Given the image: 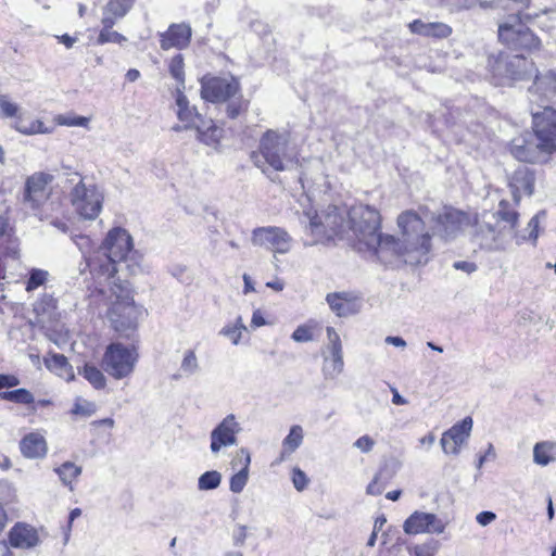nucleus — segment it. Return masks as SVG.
<instances>
[{
  "label": "nucleus",
  "instance_id": "64",
  "mask_svg": "<svg viewBox=\"0 0 556 556\" xmlns=\"http://www.w3.org/2000/svg\"><path fill=\"white\" fill-rule=\"evenodd\" d=\"M56 39L60 43L64 45L67 49H71L74 43L77 41V37H73L68 34H63L61 36H56Z\"/></svg>",
  "mask_w": 556,
  "mask_h": 556
},
{
  "label": "nucleus",
  "instance_id": "42",
  "mask_svg": "<svg viewBox=\"0 0 556 556\" xmlns=\"http://www.w3.org/2000/svg\"><path fill=\"white\" fill-rule=\"evenodd\" d=\"M49 277V273L40 268H31L28 271L27 279L25 282V289L27 292L35 291L39 287L43 286Z\"/></svg>",
  "mask_w": 556,
  "mask_h": 556
},
{
  "label": "nucleus",
  "instance_id": "39",
  "mask_svg": "<svg viewBox=\"0 0 556 556\" xmlns=\"http://www.w3.org/2000/svg\"><path fill=\"white\" fill-rule=\"evenodd\" d=\"M546 217L545 211L538 212L528 223L527 230L528 236L519 235L517 236V243H520L521 241L529 240L532 242L533 245H536V241L539 238V229H540V222L541 219H544Z\"/></svg>",
  "mask_w": 556,
  "mask_h": 556
},
{
  "label": "nucleus",
  "instance_id": "12",
  "mask_svg": "<svg viewBox=\"0 0 556 556\" xmlns=\"http://www.w3.org/2000/svg\"><path fill=\"white\" fill-rule=\"evenodd\" d=\"M179 121L186 123V129H195L197 139L211 147L219 143L223 136V128L216 126L213 119L202 116L194 106L178 110Z\"/></svg>",
  "mask_w": 556,
  "mask_h": 556
},
{
  "label": "nucleus",
  "instance_id": "1",
  "mask_svg": "<svg viewBox=\"0 0 556 556\" xmlns=\"http://www.w3.org/2000/svg\"><path fill=\"white\" fill-rule=\"evenodd\" d=\"M397 226L400 238L383 235L380 213L375 207L359 203L349 210V229L359 252L379 256L383 251H391L407 265L427 264L432 245L422 218L414 211H405L399 215Z\"/></svg>",
  "mask_w": 556,
  "mask_h": 556
},
{
  "label": "nucleus",
  "instance_id": "31",
  "mask_svg": "<svg viewBox=\"0 0 556 556\" xmlns=\"http://www.w3.org/2000/svg\"><path fill=\"white\" fill-rule=\"evenodd\" d=\"M483 217H490L496 225L502 222L509 224L510 228L514 229L517 226L519 214L515 210L509 208V202L502 200L498 204L496 212H484Z\"/></svg>",
  "mask_w": 556,
  "mask_h": 556
},
{
  "label": "nucleus",
  "instance_id": "18",
  "mask_svg": "<svg viewBox=\"0 0 556 556\" xmlns=\"http://www.w3.org/2000/svg\"><path fill=\"white\" fill-rule=\"evenodd\" d=\"M241 427L233 414L227 415L219 421L210 433V450L217 455L222 448L233 446L237 444V435L240 433Z\"/></svg>",
  "mask_w": 556,
  "mask_h": 556
},
{
  "label": "nucleus",
  "instance_id": "46",
  "mask_svg": "<svg viewBox=\"0 0 556 556\" xmlns=\"http://www.w3.org/2000/svg\"><path fill=\"white\" fill-rule=\"evenodd\" d=\"M243 330H247V327L244 326L242 318L239 316L235 325L225 326L219 333L224 337L229 338L232 344L237 345L239 344L241 333Z\"/></svg>",
  "mask_w": 556,
  "mask_h": 556
},
{
  "label": "nucleus",
  "instance_id": "43",
  "mask_svg": "<svg viewBox=\"0 0 556 556\" xmlns=\"http://www.w3.org/2000/svg\"><path fill=\"white\" fill-rule=\"evenodd\" d=\"M168 71L172 77L177 80L178 86L185 88V63L182 54L178 53L170 59Z\"/></svg>",
  "mask_w": 556,
  "mask_h": 556
},
{
  "label": "nucleus",
  "instance_id": "35",
  "mask_svg": "<svg viewBox=\"0 0 556 556\" xmlns=\"http://www.w3.org/2000/svg\"><path fill=\"white\" fill-rule=\"evenodd\" d=\"M556 443L551 441L539 442L533 447V462L540 466H547L554 460Z\"/></svg>",
  "mask_w": 556,
  "mask_h": 556
},
{
  "label": "nucleus",
  "instance_id": "19",
  "mask_svg": "<svg viewBox=\"0 0 556 556\" xmlns=\"http://www.w3.org/2000/svg\"><path fill=\"white\" fill-rule=\"evenodd\" d=\"M443 522L435 514L416 510L406 518L403 530L408 535L420 533L441 534L445 531Z\"/></svg>",
  "mask_w": 556,
  "mask_h": 556
},
{
  "label": "nucleus",
  "instance_id": "60",
  "mask_svg": "<svg viewBox=\"0 0 556 556\" xmlns=\"http://www.w3.org/2000/svg\"><path fill=\"white\" fill-rule=\"evenodd\" d=\"M496 519V514L491 510H483L476 516L477 522L485 527Z\"/></svg>",
  "mask_w": 556,
  "mask_h": 556
},
{
  "label": "nucleus",
  "instance_id": "14",
  "mask_svg": "<svg viewBox=\"0 0 556 556\" xmlns=\"http://www.w3.org/2000/svg\"><path fill=\"white\" fill-rule=\"evenodd\" d=\"M532 85L528 88L530 105H544L556 101V70L540 72L534 66Z\"/></svg>",
  "mask_w": 556,
  "mask_h": 556
},
{
  "label": "nucleus",
  "instance_id": "34",
  "mask_svg": "<svg viewBox=\"0 0 556 556\" xmlns=\"http://www.w3.org/2000/svg\"><path fill=\"white\" fill-rule=\"evenodd\" d=\"M326 301L331 311L340 317L348 316L353 312L351 308L352 302L348 299L346 293H329L326 296Z\"/></svg>",
  "mask_w": 556,
  "mask_h": 556
},
{
  "label": "nucleus",
  "instance_id": "11",
  "mask_svg": "<svg viewBox=\"0 0 556 556\" xmlns=\"http://www.w3.org/2000/svg\"><path fill=\"white\" fill-rule=\"evenodd\" d=\"M555 151L547 141H542L533 132H526L510 142L511 155L525 163H545Z\"/></svg>",
  "mask_w": 556,
  "mask_h": 556
},
{
  "label": "nucleus",
  "instance_id": "6",
  "mask_svg": "<svg viewBox=\"0 0 556 556\" xmlns=\"http://www.w3.org/2000/svg\"><path fill=\"white\" fill-rule=\"evenodd\" d=\"M531 15L523 14L520 11L507 16L498 24V40L506 48L516 51L531 52L538 50L541 45L540 38L527 26Z\"/></svg>",
  "mask_w": 556,
  "mask_h": 556
},
{
  "label": "nucleus",
  "instance_id": "20",
  "mask_svg": "<svg viewBox=\"0 0 556 556\" xmlns=\"http://www.w3.org/2000/svg\"><path fill=\"white\" fill-rule=\"evenodd\" d=\"M472 418L467 416L443 432L440 444L445 454L458 455L460 447L470 437Z\"/></svg>",
  "mask_w": 556,
  "mask_h": 556
},
{
  "label": "nucleus",
  "instance_id": "2",
  "mask_svg": "<svg viewBox=\"0 0 556 556\" xmlns=\"http://www.w3.org/2000/svg\"><path fill=\"white\" fill-rule=\"evenodd\" d=\"M97 260L89 263L91 271L106 282L117 280V277L127 279L128 275H136L140 270L138 252L134 250V241L129 232L122 227H114L100 245Z\"/></svg>",
  "mask_w": 556,
  "mask_h": 556
},
{
  "label": "nucleus",
  "instance_id": "4",
  "mask_svg": "<svg viewBox=\"0 0 556 556\" xmlns=\"http://www.w3.org/2000/svg\"><path fill=\"white\" fill-rule=\"evenodd\" d=\"M201 97L211 103H227L226 115L237 118L248 110L249 102L243 99L241 84L231 74H206L200 79Z\"/></svg>",
  "mask_w": 556,
  "mask_h": 556
},
{
  "label": "nucleus",
  "instance_id": "26",
  "mask_svg": "<svg viewBox=\"0 0 556 556\" xmlns=\"http://www.w3.org/2000/svg\"><path fill=\"white\" fill-rule=\"evenodd\" d=\"M408 28L413 34L435 39H444L452 34V27L442 22L414 20L408 24Z\"/></svg>",
  "mask_w": 556,
  "mask_h": 556
},
{
  "label": "nucleus",
  "instance_id": "27",
  "mask_svg": "<svg viewBox=\"0 0 556 556\" xmlns=\"http://www.w3.org/2000/svg\"><path fill=\"white\" fill-rule=\"evenodd\" d=\"M20 450L27 458H42L47 455L48 446L45 437L38 432H30L23 437Z\"/></svg>",
  "mask_w": 556,
  "mask_h": 556
},
{
  "label": "nucleus",
  "instance_id": "15",
  "mask_svg": "<svg viewBox=\"0 0 556 556\" xmlns=\"http://www.w3.org/2000/svg\"><path fill=\"white\" fill-rule=\"evenodd\" d=\"M251 241L254 245L263 247L275 253L286 254L291 249L292 238L281 227H257L252 231Z\"/></svg>",
  "mask_w": 556,
  "mask_h": 556
},
{
  "label": "nucleus",
  "instance_id": "30",
  "mask_svg": "<svg viewBox=\"0 0 556 556\" xmlns=\"http://www.w3.org/2000/svg\"><path fill=\"white\" fill-rule=\"evenodd\" d=\"M303 442V429L299 425L290 428L289 433L282 441V451L277 463L283 462L288 456L295 452Z\"/></svg>",
  "mask_w": 556,
  "mask_h": 556
},
{
  "label": "nucleus",
  "instance_id": "8",
  "mask_svg": "<svg viewBox=\"0 0 556 556\" xmlns=\"http://www.w3.org/2000/svg\"><path fill=\"white\" fill-rule=\"evenodd\" d=\"M534 62L528 60L522 53L511 54L500 51L488 59V67L498 84L507 81H522L532 78Z\"/></svg>",
  "mask_w": 556,
  "mask_h": 556
},
{
  "label": "nucleus",
  "instance_id": "41",
  "mask_svg": "<svg viewBox=\"0 0 556 556\" xmlns=\"http://www.w3.org/2000/svg\"><path fill=\"white\" fill-rule=\"evenodd\" d=\"M83 376L97 390H102L106 386L105 376L93 365H85Z\"/></svg>",
  "mask_w": 556,
  "mask_h": 556
},
{
  "label": "nucleus",
  "instance_id": "21",
  "mask_svg": "<svg viewBox=\"0 0 556 556\" xmlns=\"http://www.w3.org/2000/svg\"><path fill=\"white\" fill-rule=\"evenodd\" d=\"M160 47L167 51L170 49L184 50L190 42L192 37V28L188 23H173L168 28L159 33Z\"/></svg>",
  "mask_w": 556,
  "mask_h": 556
},
{
  "label": "nucleus",
  "instance_id": "53",
  "mask_svg": "<svg viewBox=\"0 0 556 556\" xmlns=\"http://www.w3.org/2000/svg\"><path fill=\"white\" fill-rule=\"evenodd\" d=\"M292 483L295 490L303 491L308 484V478L306 473L299 467H294L292 470Z\"/></svg>",
  "mask_w": 556,
  "mask_h": 556
},
{
  "label": "nucleus",
  "instance_id": "50",
  "mask_svg": "<svg viewBox=\"0 0 556 556\" xmlns=\"http://www.w3.org/2000/svg\"><path fill=\"white\" fill-rule=\"evenodd\" d=\"M249 473L245 468H241L237 473L232 475L229 480V489L232 493H241L248 483Z\"/></svg>",
  "mask_w": 556,
  "mask_h": 556
},
{
  "label": "nucleus",
  "instance_id": "55",
  "mask_svg": "<svg viewBox=\"0 0 556 556\" xmlns=\"http://www.w3.org/2000/svg\"><path fill=\"white\" fill-rule=\"evenodd\" d=\"M72 240L76 244V247L79 249V251L83 253L84 256L89 252L91 240L88 236L75 235L72 237Z\"/></svg>",
  "mask_w": 556,
  "mask_h": 556
},
{
  "label": "nucleus",
  "instance_id": "22",
  "mask_svg": "<svg viewBox=\"0 0 556 556\" xmlns=\"http://www.w3.org/2000/svg\"><path fill=\"white\" fill-rule=\"evenodd\" d=\"M9 546L31 549L41 543L39 531L29 523L18 521L8 533Z\"/></svg>",
  "mask_w": 556,
  "mask_h": 556
},
{
  "label": "nucleus",
  "instance_id": "38",
  "mask_svg": "<svg viewBox=\"0 0 556 556\" xmlns=\"http://www.w3.org/2000/svg\"><path fill=\"white\" fill-rule=\"evenodd\" d=\"M343 355L326 356L324 359L323 374L326 379H334L343 371Z\"/></svg>",
  "mask_w": 556,
  "mask_h": 556
},
{
  "label": "nucleus",
  "instance_id": "61",
  "mask_svg": "<svg viewBox=\"0 0 556 556\" xmlns=\"http://www.w3.org/2000/svg\"><path fill=\"white\" fill-rule=\"evenodd\" d=\"M117 20L118 18H116L112 13H109L103 9V15H102V20H101V24H102L101 29L111 30Z\"/></svg>",
  "mask_w": 556,
  "mask_h": 556
},
{
  "label": "nucleus",
  "instance_id": "36",
  "mask_svg": "<svg viewBox=\"0 0 556 556\" xmlns=\"http://www.w3.org/2000/svg\"><path fill=\"white\" fill-rule=\"evenodd\" d=\"M200 370V365L195 352L187 350L180 364V374H175L173 379H179L182 376L190 377Z\"/></svg>",
  "mask_w": 556,
  "mask_h": 556
},
{
  "label": "nucleus",
  "instance_id": "51",
  "mask_svg": "<svg viewBox=\"0 0 556 556\" xmlns=\"http://www.w3.org/2000/svg\"><path fill=\"white\" fill-rule=\"evenodd\" d=\"M500 0H458L456 3H453L458 10H469L479 4L481 8H494L498 5Z\"/></svg>",
  "mask_w": 556,
  "mask_h": 556
},
{
  "label": "nucleus",
  "instance_id": "58",
  "mask_svg": "<svg viewBox=\"0 0 556 556\" xmlns=\"http://www.w3.org/2000/svg\"><path fill=\"white\" fill-rule=\"evenodd\" d=\"M61 124L66 126L87 127L89 124V118L80 115L73 117H63Z\"/></svg>",
  "mask_w": 556,
  "mask_h": 556
},
{
  "label": "nucleus",
  "instance_id": "17",
  "mask_svg": "<svg viewBox=\"0 0 556 556\" xmlns=\"http://www.w3.org/2000/svg\"><path fill=\"white\" fill-rule=\"evenodd\" d=\"M536 108L542 111H535L534 106L530 105L533 132L540 140L551 143L552 149L556 151V110L549 104L536 105Z\"/></svg>",
  "mask_w": 556,
  "mask_h": 556
},
{
  "label": "nucleus",
  "instance_id": "54",
  "mask_svg": "<svg viewBox=\"0 0 556 556\" xmlns=\"http://www.w3.org/2000/svg\"><path fill=\"white\" fill-rule=\"evenodd\" d=\"M0 110L3 116L14 117L17 114L18 106L11 102L5 94H0Z\"/></svg>",
  "mask_w": 556,
  "mask_h": 556
},
{
  "label": "nucleus",
  "instance_id": "56",
  "mask_svg": "<svg viewBox=\"0 0 556 556\" xmlns=\"http://www.w3.org/2000/svg\"><path fill=\"white\" fill-rule=\"evenodd\" d=\"M355 447L361 450L363 453H369L374 445L375 441L367 434L359 437L353 444Z\"/></svg>",
  "mask_w": 556,
  "mask_h": 556
},
{
  "label": "nucleus",
  "instance_id": "10",
  "mask_svg": "<svg viewBox=\"0 0 556 556\" xmlns=\"http://www.w3.org/2000/svg\"><path fill=\"white\" fill-rule=\"evenodd\" d=\"M288 137L275 130H267L260 140V155H252L254 164L266 173L265 168L260 164V156L264 162L276 172L286 169V161H290L287 153Z\"/></svg>",
  "mask_w": 556,
  "mask_h": 556
},
{
  "label": "nucleus",
  "instance_id": "5",
  "mask_svg": "<svg viewBox=\"0 0 556 556\" xmlns=\"http://www.w3.org/2000/svg\"><path fill=\"white\" fill-rule=\"evenodd\" d=\"M309 241L304 245H314L343 237L349 229V210L344 206L329 205L324 212H304L300 218Z\"/></svg>",
  "mask_w": 556,
  "mask_h": 556
},
{
  "label": "nucleus",
  "instance_id": "44",
  "mask_svg": "<svg viewBox=\"0 0 556 556\" xmlns=\"http://www.w3.org/2000/svg\"><path fill=\"white\" fill-rule=\"evenodd\" d=\"M135 0H110L103 8L116 18H123L132 8Z\"/></svg>",
  "mask_w": 556,
  "mask_h": 556
},
{
  "label": "nucleus",
  "instance_id": "57",
  "mask_svg": "<svg viewBox=\"0 0 556 556\" xmlns=\"http://www.w3.org/2000/svg\"><path fill=\"white\" fill-rule=\"evenodd\" d=\"M233 463L241 464V468L247 469V473H249V468L251 464V454L248 448L242 447L237 454V457L233 459Z\"/></svg>",
  "mask_w": 556,
  "mask_h": 556
},
{
  "label": "nucleus",
  "instance_id": "45",
  "mask_svg": "<svg viewBox=\"0 0 556 556\" xmlns=\"http://www.w3.org/2000/svg\"><path fill=\"white\" fill-rule=\"evenodd\" d=\"M8 228H9L8 219L3 216H0V241L4 240V239H8V241H9V247L5 248L2 251V253L5 256L15 258V257H17V254H18L17 245L15 243V240H12L10 238V235L8 233Z\"/></svg>",
  "mask_w": 556,
  "mask_h": 556
},
{
  "label": "nucleus",
  "instance_id": "32",
  "mask_svg": "<svg viewBox=\"0 0 556 556\" xmlns=\"http://www.w3.org/2000/svg\"><path fill=\"white\" fill-rule=\"evenodd\" d=\"M54 472L60 478L62 484L73 491V482L81 475L83 468L75 465L73 462L67 460L59 467H55Z\"/></svg>",
  "mask_w": 556,
  "mask_h": 556
},
{
  "label": "nucleus",
  "instance_id": "24",
  "mask_svg": "<svg viewBox=\"0 0 556 556\" xmlns=\"http://www.w3.org/2000/svg\"><path fill=\"white\" fill-rule=\"evenodd\" d=\"M535 184V172L528 166H519L513 174L509 187L516 204L519 203L521 193L532 195Z\"/></svg>",
  "mask_w": 556,
  "mask_h": 556
},
{
  "label": "nucleus",
  "instance_id": "37",
  "mask_svg": "<svg viewBox=\"0 0 556 556\" xmlns=\"http://www.w3.org/2000/svg\"><path fill=\"white\" fill-rule=\"evenodd\" d=\"M0 399L15 404L31 405L35 403L33 393L25 389L18 388L10 391H2Z\"/></svg>",
  "mask_w": 556,
  "mask_h": 556
},
{
  "label": "nucleus",
  "instance_id": "47",
  "mask_svg": "<svg viewBox=\"0 0 556 556\" xmlns=\"http://www.w3.org/2000/svg\"><path fill=\"white\" fill-rule=\"evenodd\" d=\"M326 332L328 339L327 350L330 352V355H343L341 339L336 329L327 327Z\"/></svg>",
  "mask_w": 556,
  "mask_h": 556
},
{
  "label": "nucleus",
  "instance_id": "23",
  "mask_svg": "<svg viewBox=\"0 0 556 556\" xmlns=\"http://www.w3.org/2000/svg\"><path fill=\"white\" fill-rule=\"evenodd\" d=\"M33 312L36 316L35 324L40 327H51L60 319L58 300L52 294H42L34 304Z\"/></svg>",
  "mask_w": 556,
  "mask_h": 556
},
{
  "label": "nucleus",
  "instance_id": "25",
  "mask_svg": "<svg viewBox=\"0 0 556 556\" xmlns=\"http://www.w3.org/2000/svg\"><path fill=\"white\" fill-rule=\"evenodd\" d=\"M482 222L476 224L473 240L481 249L494 250L497 247V238L501 233L500 226L490 217L484 218L482 216Z\"/></svg>",
  "mask_w": 556,
  "mask_h": 556
},
{
  "label": "nucleus",
  "instance_id": "63",
  "mask_svg": "<svg viewBox=\"0 0 556 556\" xmlns=\"http://www.w3.org/2000/svg\"><path fill=\"white\" fill-rule=\"evenodd\" d=\"M453 267L455 269L463 270L468 274H471V273L476 271V269H477V265L475 263L467 262V261H457L454 263Z\"/></svg>",
  "mask_w": 556,
  "mask_h": 556
},
{
  "label": "nucleus",
  "instance_id": "62",
  "mask_svg": "<svg viewBox=\"0 0 556 556\" xmlns=\"http://www.w3.org/2000/svg\"><path fill=\"white\" fill-rule=\"evenodd\" d=\"M184 89L185 88H181L180 86H178L177 90H176V104L178 106V110L187 109L190 106L189 100L186 97V94L184 93Z\"/></svg>",
  "mask_w": 556,
  "mask_h": 556
},
{
  "label": "nucleus",
  "instance_id": "9",
  "mask_svg": "<svg viewBox=\"0 0 556 556\" xmlns=\"http://www.w3.org/2000/svg\"><path fill=\"white\" fill-rule=\"evenodd\" d=\"M138 358L134 343L127 346L121 342H111L105 348L101 366L109 376L121 380L134 372Z\"/></svg>",
  "mask_w": 556,
  "mask_h": 556
},
{
  "label": "nucleus",
  "instance_id": "49",
  "mask_svg": "<svg viewBox=\"0 0 556 556\" xmlns=\"http://www.w3.org/2000/svg\"><path fill=\"white\" fill-rule=\"evenodd\" d=\"M314 327L309 324H303L295 328L291 339L299 343L311 342L314 340Z\"/></svg>",
  "mask_w": 556,
  "mask_h": 556
},
{
  "label": "nucleus",
  "instance_id": "3",
  "mask_svg": "<svg viewBox=\"0 0 556 556\" xmlns=\"http://www.w3.org/2000/svg\"><path fill=\"white\" fill-rule=\"evenodd\" d=\"M117 280L108 282L114 301L111 303L106 316L111 327L121 338L135 341L137 321L141 311L134 301L129 281L121 277H117Z\"/></svg>",
  "mask_w": 556,
  "mask_h": 556
},
{
  "label": "nucleus",
  "instance_id": "52",
  "mask_svg": "<svg viewBox=\"0 0 556 556\" xmlns=\"http://www.w3.org/2000/svg\"><path fill=\"white\" fill-rule=\"evenodd\" d=\"M96 404L89 401H76L72 408V414L81 416H91L96 413Z\"/></svg>",
  "mask_w": 556,
  "mask_h": 556
},
{
  "label": "nucleus",
  "instance_id": "28",
  "mask_svg": "<svg viewBox=\"0 0 556 556\" xmlns=\"http://www.w3.org/2000/svg\"><path fill=\"white\" fill-rule=\"evenodd\" d=\"M400 465L392 460L386 463L374 477L372 481L367 485L366 492L369 495H380L389 481L394 477Z\"/></svg>",
  "mask_w": 556,
  "mask_h": 556
},
{
  "label": "nucleus",
  "instance_id": "33",
  "mask_svg": "<svg viewBox=\"0 0 556 556\" xmlns=\"http://www.w3.org/2000/svg\"><path fill=\"white\" fill-rule=\"evenodd\" d=\"M13 128L23 135L49 134L51 130L39 119L17 116L13 123Z\"/></svg>",
  "mask_w": 556,
  "mask_h": 556
},
{
  "label": "nucleus",
  "instance_id": "48",
  "mask_svg": "<svg viewBox=\"0 0 556 556\" xmlns=\"http://www.w3.org/2000/svg\"><path fill=\"white\" fill-rule=\"evenodd\" d=\"M126 41H127V38L124 35H122L113 29H111V30L101 29L98 35V38H97L98 45H105L109 42H113V43H117V45L122 46Z\"/></svg>",
  "mask_w": 556,
  "mask_h": 556
},
{
  "label": "nucleus",
  "instance_id": "59",
  "mask_svg": "<svg viewBox=\"0 0 556 556\" xmlns=\"http://www.w3.org/2000/svg\"><path fill=\"white\" fill-rule=\"evenodd\" d=\"M80 516H81V509L80 508H73L70 511L67 525H66V528L64 530V543L65 544L67 543V541L70 539V533H71L72 525H73L74 520L77 519Z\"/></svg>",
  "mask_w": 556,
  "mask_h": 556
},
{
  "label": "nucleus",
  "instance_id": "40",
  "mask_svg": "<svg viewBox=\"0 0 556 556\" xmlns=\"http://www.w3.org/2000/svg\"><path fill=\"white\" fill-rule=\"evenodd\" d=\"M222 483V473L217 470H207L198 479V489L200 491H212L217 489Z\"/></svg>",
  "mask_w": 556,
  "mask_h": 556
},
{
  "label": "nucleus",
  "instance_id": "13",
  "mask_svg": "<svg viewBox=\"0 0 556 556\" xmlns=\"http://www.w3.org/2000/svg\"><path fill=\"white\" fill-rule=\"evenodd\" d=\"M52 180L53 176L43 172L27 177L22 194V204L25 210L33 212L34 215L38 214L49 197L47 188Z\"/></svg>",
  "mask_w": 556,
  "mask_h": 556
},
{
  "label": "nucleus",
  "instance_id": "7",
  "mask_svg": "<svg viewBox=\"0 0 556 556\" xmlns=\"http://www.w3.org/2000/svg\"><path fill=\"white\" fill-rule=\"evenodd\" d=\"M64 174L70 176L67 179L74 185L70 192V201L75 213L83 219H96L103 204V194L94 184L87 185L83 176L77 173H71V167L63 166Z\"/></svg>",
  "mask_w": 556,
  "mask_h": 556
},
{
  "label": "nucleus",
  "instance_id": "29",
  "mask_svg": "<svg viewBox=\"0 0 556 556\" xmlns=\"http://www.w3.org/2000/svg\"><path fill=\"white\" fill-rule=\"evenodd\" d=\"M43 363L50 371L60 377L67 379H72L74 377L73 367L63 354L50 353L49 356L43 358Z\"/></svg>",
  "mask_w": 556,
  "mask_h": 556
},
{
  "label": "nucleus",
  "instance_id": "16",
  "mask_svg": "<svg viewBox=\"0 0 556 556\" xmlns=\"http://www.w3.org/2000/svg\"><path fill=\"white\" fill-rule=\"evenodd\" d=\"M467 219L468 217L465 213L452 207H444L442 212L432 215L431 229L434 236L444 240H451L458 235Z\"/></svg>",
  "mask_w": 556,
  "mask_h": 556
}]
</instances>
